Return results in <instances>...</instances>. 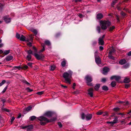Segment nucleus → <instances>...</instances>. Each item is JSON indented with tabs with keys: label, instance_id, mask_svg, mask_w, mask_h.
<instances>
[{
	"label": "nucleus",
	"instance_id": "nucleus-1",
	"mask_svg": "<svg viewBox=\"0 0 131 131\" xmlns=\"http://www.w3.org/2000/svg\"><path fill=\"white\" fill-rule=\"evenodd\" d=\"M45 50H26L28 54L33 55L38 60H42L45 58L44 55L42 53Z\"/></svg>",
	"mask_w": 131,
	"mask_h": 131
},
{
	"label": "nucleus",
	"instance_id": "nucleus-2",
	"mask_svg": "<svg viewBox=\"0 0 131 131\" xmlns=\"http://www.w3.org/2000/svg\"><path fill=\"white\" fill-rule=\"evenodd\" d=\"M40 121V124L41 125H44L47 123L49 122H52L55 121L56 118H54L50 120L48 119L47 118L42 116H40L37 118Z\"/></svg>",
	"mask_w": 131,
	"mask_h": 131
},
{
	"label": "nucleus",
	"instance_id": "nucleus-3",
	"mask_svg": "<svg viewBox=\"0 0 131 131\" xmlns=\"http://www.w3.org/2000/svg\"><path fill=\"white\" fill-rule=\"evenodd\" d=\"M68 72L69 73L67 72H65L63 74L62 77L64 79L65 82L66 83L70 84L72 72L71 70H69Z\"/></svg>",
	"mask_w": 131,
	"mask_h": 131
},
{
	"label": "nucleus",
	"instance_id": "nucleus-4",
	"mask_svg": "<svg viewBox=\"0 0 131 131\" xmlns=\"http://www.w3.org/2000/svg\"><path fill=\"white\" fill-rule=\"evenodd\" d=\"M111 24L110 22L109 21H101L100 22V25L102 30H106L107 27L110 26Z\"/></svg>",
	"mask_w": 131,
	"mask_h": 131
},
{
	"label": "nucleus",
	"instance_id": "nucleus-5",
	"mask_svg": "<svg viewBox=\"0 0 131 131\" xmlns=\"http://www.w3.org/2000/svg\"><path fill=\"white\" fill-rule=\"evenodd\" d=\"M81 118L84 120L86 118V120L87 121H90L92 118V114H91L88 113L85 114L84 113H82L81 115Z\"/></svg>",
	"mask_w": 131,
	"mask_h": 131
},
{
	"label": "nucleus",
	"instance_id": "nucleus-6",
	"mask_svg": "<svg viewBox=\"0 0 131 131\" xmlns=\"http://www.w3.org/2000/svg\"><path fill=\"white\" fill-rule=\"evenodd\" d=\"M10 52V50H0V54H2L0 56V57H3L5 55L8 54Z\"/></svg>",
	"mask_w": 131,
	"mask_h": 131
},
{
	"label": "nucleus",
	"instance_id": "nucleus-7",
	"mask_svg": "<svg viewBox=\"0 0 131 131\" xmlns=\"http://www.w3.org/2000/svg\"><path fill=\"white\" fill-rule=\"evenodd\" d=\"M85 79L86 81V83H90L93 81V78L91 76L89 75H86Z\"/></svg>",
	"mask_w": 131,
	"mask_h": 131
},
{
	"label": "nucleus",
	"instance_id": "nucleus-8",
	"mask_svg": "<svg viewBox=\"0 0 131 131\" xmlns=\"http://www.w3.org/2000/svg\"><path fill=\"white\" fill-rule=\"evenodd\" d=\"M53 113L51 111H47L44 114V115L48 117H51L53 115Z\"/></svg>",
	"mask_w": 131,
	"mask_h": 131
},
{
	"label": "nucleus",
	"instance_id": "nucleus-9",
	"mask_svg": "<svg viewBox=\"0 0 131 131\" xmlns=\"http://www.w3.org/2000/svg\"><path fill=\"white\" fill-rule=\"evenodd\" d=\"M93 89L92 88H89L88 90V94L91 97H93Z\"/></svg>",
	"mask_w": 131,
	"mask_h": 131
},
{
	"label": "nucleus",
	"instance_id": "nucleus-10",
	"mask_svg": "<svg viewBox=\"0 0 131 131\" xmlns=\"http://www.w3.org/2000/svg\"><path fill=\"white\" fill-rule=\"evenodd\" d=\"M96 63L97 64H99L101 63V60L99 56L95 57Z\"/></svg>",
	"mask_w": 131,
	"mask_h": 131
},
{
	"label": "nucleus",
	"instance_id": "nucleus-11",
	"mask_svg": "<svg viewBox=\"0 0 131 131\" xmlns=\"http://www.w3.org/2000/svg\"><path fill=\"white\" fill-rule=\"evenodd\" d=\"M32 108V107L31 106H29L27 108L24 109L23 110L24 113V114L26 113V112H29L30 111Z\"/></svg>",
	"mask_w": 131,
	"mask_h": 131
},
{
	"label": "nucleus",
	"instance_id": "nucleus-12",
	"mask_svg": "<svg viewBox=\"0 0 131 131\" xmlns=\"http://www.w3.org/2000/svg\"><path fill=\"white\" fill-rule=\"evenodd\" d=\"M13 58V56L9 55L6 57L5 60L6 61H8L12 60Z\"/></svg>",
	"mask_w": 131,
	"mask_h": 131
},
{
	"label": "nucleus",
	"instance_id": "nucleus-13",
	"mask_svg": "<svg viewBox=\"0 0 131 131\" xmlns=\"http://www.w3.org/2000/svg\"><path fill=\"white\" fill-rule=\"evenodd\" d=\"M118 121L117 118V117H116L115 118V119L113 120V121L111 122H107V123L111 124H112V125H113L114 124L117 123Z\"/></svg>",
	"mask_w": 131,
	"mask_h": 131
},
{
	"label": "nucleus",
	"instance_id": "nucleus-14",
	"mask_svg": "<svg viewBox=\"0 0 131 131\" xmlns=\"http://www.w3.org/2000/svg\"><path fill=\"white\" fill-rule=\"evenodd\" d=\"M103 73L104 74L105 73H107L109 72L110 71V69L108 68L105 67L103 68Z\"/></svg>",
	"mask_w": 131,
	"mask_h": 131
},
{
	"label": "nucleus",
	"instance_id": "nucleus-15",
	"mask_svg": "<svg viewBox=\"0 0 131 131\" xmlns=\"http://www.w3.org/2000/svg\"><path fill=\"white\" fill-rule=\"evenodd\" d=\"M4 19L6 23H9L10 21V18L7 17L6 16L4 17Z\"/></svg>",
	"mask_w": 131,
	"mask_h": 131
},
{
	"label": "nucleus",
	"instance_id": "nucleus-16",
	"mask_svg": "<svg viewBox=\"0 0 131 131\" xmlns=\"http://www.w3.org/2000/svg\"><path fill=\"white\" fill-rule=\"evenodd\" d=\"M104 41L102 38H99L98 39V43L100 45H103L104 44Z\"/></svg>",
	"mask_w": 131,
	"mask_h": 131
},
{
	"label": "nucleus",
	"instance_id": "nucleus-17",
	"mask_svg": "<svg viewBox=\"0 0 131 131\" xmlns=\"http://www.w3.org/2000/svg\"><path fill=\"white\" fill-rule=\"evenodd\" d=\"M27 126L28 127L27 129V131H30L33 129V126L32 124L28 125Z\"/></svg>",
	"mask_w": 131,
	"mask_h": 131
},
{
	"label": "nucleus",
	"instance_id": "nucleus-18",
	"mask_svg": "<svg viewBox=\"0 0 131 131\" xmlns=\"http://www.w3.org/2000/svg\"><path fill=\"white\" fill-rule=\"evenodd\" d=\"M103 17V15L101 13H99L96 15L97 18L98 19H101Z\"/></svg>",
	"mask_w": 131,
	"mask_h": 131
},
{
	"label": "nucleus",
	"instance_id": "nucleus-19",
	"mask_svg": "<svg viewBox=\"0 0 131 131\" xmlns=\"http://www.w3.org/2000/svg\"><path fill=\"white\" fill-rule=\"evenodd\" d=\"M118 103L120 104H122L125 106L129 104V102L128 101H126L125 102L124 101H119L118 102Z\"/></svg>",
	"mask_w": 131,
	"mask_h": 131
},
{
	"label": "nucleus",
	"instance_id": "nucleus-20",
	"mask_svg": "<svg viewBox=\"0 0 131 131\" xmlns=\"http://www.w3.org/2000/svg\"><path fill=\"white\" fill-rule=\"evenodd\" d=\"M32 36V35H30L29 38H26V40L25 41L27 42H28L29 41H32L33 39L31 37Z\"/></svg>",
	"mask_w": 131,
	"mask_h": 131
},
{
	"label": "nucleus",
	"instance_id": "nucleus-21",
	"mask_svg": "<svg viewBox=\"0 0 131 131\" xmlns=\"http://www.w3.org/2000/svg\"><path fill=\"white\" fill-rule=\"evenodd\" d=\"M126 63V60L124 59H122L120 60L119 61V64L121 65L124 64Z\"/></svg>",
	"mask_w": 131,
	"mask_h": 131
},
{
	"label": "nucleus",
	"instance_id": "nucleus-22",
	"mask_svg": "<svg viewBox=\"0 0 131 131\" xmlns=\"http://www.w3.org/2000/svg\"><path fill=\"white\" fill-rule=\"evenodd\" d=\"M130 81L129 78H125L124 80V82L125 83H127Z\"/></svg>",
	"mask_w": 131,
	"mask_h": 131
},
{
	"label": "nucleus",
	"instance_id": "nucleus-23",
	"mask_svg": "<svg viewBox=\"0 0 131 131\" xmlns=\"http://www.w3.org/2000/svg\"><path fill=\"white\" fill-rule=\"evenodd\" d=\"M45 44L47 45L48 46L50 47L51 46V43L48 40H46L45 41ZM50 48H51L50 47Z\"/></svg>",
	"mask_w": 131,
	"mask_h": 131
},
{
	"label": "nucleus",
	"instance_id": "nucleus-24",
	"mask_svg": "<svg viewBox=\"0 0 131 131\" xmlns=\"http://www.w3.org/2000/svg\"><path fill=\"white\" fill-rule=\"evenodd\" d=\"M31 31L33 32L35 36H36V35H37L38 32L37 30L36 29H31Z\"/></svg>",
	"mask_w": 131,
	"mask_h": 131
},
{
	"label": "nucleus",
	"instance_id": "nucleus-25",
	"mask_svg": "<svg viewBox=\"0 0 131 131\" xmlns=\"http://www.w3.org/2000/svg\"><path fill=\"white\" fill-rule=\"evenodd\" d=\"M100 87V84H96L94 87V89L96 91H97Z\"/></svg>",
	"mask_w": 131,
	"mask_h": 131
},
{
	"label": "nucleus",
	"instance_id": "nucleus-26",
	"mask_svg": "<svg viewBox=\"0 0 131 131\" xmlns=\"http://www.w3.org/2000/svg\"><path fill=\"white\" fill-rule=\"evenodd\" d=\"M102 89L103 90L105 91H107L108 90V87L106 85H103L102 87Z\"/></svg>",
	"mask_w": 131,
	"mask_h": 131
},
{
	"label": "nucleus",
	"instance_id": "nucleus-27",
	"mask_svg": "<svg viewBox=\"0 0 131 131\" xmlns=\"http://www.w3.org/2000/svg\"><path fill=\"white\" fill-rule=\"evenodd\" d=\"M120 110V108L118 107H115L113 109V110L115 112V114L116 112H117L118 111H119Z\"/></svg>",
	"mask_w": 131,
	"mask_h": 131
},
{
	"label": "nucleus",
	"instance_id": "nucleus-28",
	"mask_svg": "<svg viewBox=\"0 0 131 131\" xmlns=\"http://www.w3.org/2000/svg\"><path fill=\"white\" fill-rule=\"evenodd\" d=\"M26 37L24 36L23 35H21L20 40L21 41H24L26 40Z\"/></svg>",
	"mask_w": 131,
	"mask_h": 131
},
{
	"label": "nucleus",
	"instance_id": "nucleus-29",
	"mask_svg": "<svg viewBox=\"0 0 131 131\" xmlns=\"http://www.w3.org/2000/svg\"><path fill=\"white\" fill-rule=\"evenodd\" d=\"M21 69L26 70L28 69V67L27 65L24 64L21 66Z\"/></svg>",
	"mask_w": 131,
	"mask_h": 131
},
{
	"label": "nucleus",
	"instance_id": "nucleus-30",
	"mask_svg": "<svg viewBox=\"0 0 131 131\" xmlns=\"http://www.w3.org/2000/svg\"><path fill=\"white\" fill-rule=\"evenodd\" d=\"M66 63V61L65 60L62 61L61 63V66L62 67H64L65 66Z\"/></svg>",
	"mask_w": 131,
	"mask_h": 131
},
{
	"label": "nucleus",
	"instance_id": "nucleus-31",
	"mask_svg": "<svg viewBox=\"0 0 131 131\" xmlns=\"http://www.w3.org/2000/svg\"><path fill=\"white\" fill-rule=\"evenodd\" d=\"M50 70L52 71L54 70L56 67V66L54 65H52L50 66Z\"/></svg>",
	"mask_w": 131,
	"mask_h": 131
},
{
	"label": "nucleus",
	"instance_id": "nucleus-32",
	"mask_svg": "<svg viewBox=\"0 0 131 131\" xmlns=\"http://www.w3.org/2000/svg\"><path fill=\"white\" fill-rule=\"evenodd\" d=\"M13 69L15 70H16L18 69L19 70H20L21 69V67L20 66H15L13 68Z\"/></svg>",
	"mask_w": 131,
	"mask_h": 131
},
{
	"label": "nucleus",
	"instance_id": "nucleus-33",
	"mask_svg": "<svg viewBox=\"0 0 131 131\" xmlns=\"http://www.w3.org/2000/svg\"><path fill=\"white\" fill-rule=\"evenodd\" d=\"M111 85L112 87H114L116 85V83L115 81H112L111 83Z\"/></svg>",
	"mask_w": 131,
	"mask_h": 131
},
{
	"label": "nucleus",
	"instance_id": "nucleus-34",
	"mask_svg": "<svg viewBox=\"0 0 131 131\" xmlns=\"http://www.w3.org/2000/svg\"><path fill=\"white\" fill-rule=\"evenodd\" d=\"M31 56L30 54H28L27 56V60L29 61L31 60Z\"/></svg>",
	"mask_w": 131,
	"mask_h": 131
},
{
	"label": "nucleus",
	"instance_id": "nucleus-35",
	"mask_svg": "<svg viewBox=\"0 0 131 131\" xmlns=\"http://www.w3.org/2000/svg\"><path fill=\"white\" fill-rule=\"evenodd\" d=\"M120 79L121 77L120 76L116 75L115 79L116 81L118 82L119 80Z\"/></svg>",
	"mask_w": 131,
	"mask_h": 131
},
{
	"label": "nucleus",
	"instance_id": "nucleus-36",
	"mask_svg": "<svg viewBox=\"0 0 131 131\" xmlns=\"http://www.w3.org/2000/svg\"><path fill=\"white\" fill-rule=\"evenodd\" d=\"M36 117L34 116H32L30 117L29 118L30 119V120L33 121L36 118Z\"/></svg>",
	"mask_w": 131,
	"mask_h": 131
},
{
	"label": "nucleus",
	"instance_id": "nucleus-37",
	"mask_svg": "<svg viewBox=\"0 0 131 131\" xmlns=\"http://www.w3.org/2000/svg\"><path fill=\"white\" fill-rule=\"evenodd\" d=\"M124 68L126 69L129 67V63H127L124 66Z\"/></svg>",
	"mask_w": 131,
	"mask_h": 131
},
{
	"label": "nucleus",
	"instance_id": "nucleus-38",
	"mask_svg": "<svg viewBox=\"0 0 131 131\" xmlns=\"http://www.w3.org/2000/svg\"><path fill=\"white\" fill-rule=\"evenodd\" d=\"M108 57L110 59H112L113 60H115V58L112 55H111L109 54H108Z\"/></svg>",
	"mask_w": 131,
	"mask_h": 131
},
{
	"label": "nucleus",
	"instance_id": "nucleus-39",
	"mask_svg": "<svg viewBox=\"0 0 131 131\" xmlns=\"http://www.w3.org/2000/svg\"><path fill=\"white\" fill-rule=\"evenodd\" d=\"M2 110L3 111H6L8 112H9L10 111L9 110H8L6 108H2Z\"/></svg>",
	"mask_w": 131,
	"mask_h": 131
},
{
	"label": "nucleus",
	"instance_id": "nucleus-40",
	"mask_svg": "<svg viewBox=\"0 0 131 131\" xmlns=\"http://www.w3.org/2000/svg\"><path fill=\"white\" fill-rule=\"evenodd\" d=\"M115 50H111L109 54L111 55L112 53H114L116 51Z\"/></svg>",
	"mask_w": 131,
	"mask_h": 131
},
{
	"label": "nucleus",
	"instance_id": "nucleus-41",
	"mask_svg": "<svg viewBox=\"0 0 131 131\" xmlns=\"http://www.w3.org/2000/svg\"><path fill=\"white\" fill-rule=\"evenodd\" d=\"M96 29L98 31V33H100L101 32V29L100 26H97Z\"/></svg>",
	"mask_w": 131,
	"mask_h": 131
},
{
	"label": "nucleus",
	"instance_id": "nucleus-42",
	"mask_svg": "<svg viewBox=\"0 0 131 131\" xmlns=\"http://www.w3.org/2000/svg\"><path fill=\"white\" fill-rule=\"evenodd\" d=\"M115 28V27L114 26H113L112 27H110L109 28V31H112Z\"/></svg>",
	"mask_w": 131,
	"mask_h": 131
},
{
	"label": "nucleus",
	"instance_id": "nucleus-43",
	"mask_svg": "<svg viewBox=\"0 0 131 131\" xmlns=\"http://www.w3.org/2000/svg\"><path fill=\"white\" fill-rule=\"evenodd\" d=\"M6 80H3L1 83H0V86H1L4 84L6 82Z\"/></svg>",
	"mask_w": 131,
	"mask_h": 131
},
{
	"label": "nucleus",
	"instance_id": "nucleus-44",
	"mask_svg": "<svg viewBox=\"0 0 131 131\" xmlns=\"http://www.w3.org/2000/svg\"><path fill=\"white\" fill-rule=\"evenodd\" d=\"M8 87V85H7L6 86L5 88L3 90V91L2 92V93H5L7 89V87Z\"/></svg>",
	"mask_w": 131,
	"mask_h": 131
},
{
	"label": "nucleus",
	"instance_id": "nucleus-45",
	"mask_svg": "<svg viewBox=\"0 0 131 131\" xmlns=\"http://www.w3.org/2000/svg\"><path fill=\"white\" fill-rule=\"evenodd\" d=\"M44 93V91H42L41 92H39L37 93V94L39 95H41Z\"/></svg>",
	"mask_w": 131,
	"mask_h": 131
},
{
	"label": "nucleus",
	"instance_id": "nucleus-46",
	"mask_svg": "<svg viewBox=\"0 0 131 131\" xmlns=\"http://www.w3.org/2000/svg\"><path fill=\"white\" fill-rule=\"evenodd\" d=\"M103 112L101 110L99 111L96 113V114L97 115H101Z\"/></svg>",
	"mask_w": 131,
	"mask_h": 131
},
{
	"label": "nucleus",
	"instance_id": "nucleus-47",
	"mask_svg": "<svg viewBox=\"0 0 131 131\" xmlns=\"http://www.w3.org/2000/svg\"><path fill=\"white\" fill-rule=\"evenodd\" d=\"M26 90H28V92H31L32 91H33V89H30V88H29V87H28V88H26Z\"/></svg>",
	"mask_w": 131,
	"mask_h": 131
},
{
	"label": "nucleus",
	"instance_id": "nucleus-48",
	"mask_svg": "<svg viewBox=\"0 0 131 131\" xmlns=\"http://www.w3.org/2000/svg\"><path fill=\"white\" fill-rule=\"evenodd\" d=\"M33 64V63L31 62H29L27 64V65L29 66V67H30L31 68H32V64Z\"/></svg>",
	"mask_w": 131,
	"mask_h": 131
},
{
	"label": "nucleus",
	"instance_id": "nucleus-49",
	"mask_svg": "<svg viewBox=\"0 0 131 131\" xmlns=\"http://www.w3.org/2000/svg\"><path fill=\"white\" fill-rule=\"evenodd\" d=\"M116 114L118 115H121L122 116L124 115L125 114L123 113H118V112H116Z\"/></svg>",
	"mask_w": 131,
	"mask_h": 131
},
{
	"label": "nucleus",
	"instance_id": "nucleus-50",
	"mask_svg": "<svg viewBox=\"0 0 131 131\" xmlns=\"http://www.w3.org/2000/svg\"><path fill=\"white\" fill-rule=\"evenodd\" d=\"M106 81V78H103L102 79L101 81V82L105 83V82Z\"/></svg>",
	"mask_w": 131,
	"mask_h": 131
},
{
	"label": "nucleus",
	"instance_id": "nucleus-51",
	"mask_svg": "<svg viewBox=\"0 0 131 131\" xmlns=\"http://www.w3.org/2000/svg\"><path fill=\"white\" fill-rule=\"evenodd\" d=\"M16 37L17 39H20V35L18 33H17L16 34Z\"/></svg>",
	"mask_w": 131,
	"mask_h": 131
},
{
	"label": "nucleus",
	"instance_id": "nucleus-52",
	"mask_svg": "<svg viewBox=\"0 0 131 131\" xmlns=\"http://www.w3.org/2000/svg\"><path fill=\"white\" fill-rule=\"evenodd\" d=\"M15 118L14 117H12L11 119V121L10 122L11 123V124H12V123L13 122V121L15 119Z\"/></svg>",
	"mask_w": 131,
	"mask_h": 131
},
{
	"label": "nucleus",
	"instance_id": "nucleus-53",
	"mask_svg": "<svg viewBox=\"0 0 131 131\" xmlns=\"http://www.w3.org/2000/svg\"><path fill=\"white\" fill-rule=\"evenodd\" d=\"M58 125L60 128H61L62 126L61 123L60 122H58Z\"/></svg>",
	"mask_w": 131,
	"mask_h": 131
},
{
	"label": "nucleus",
	"instance_id": "nucleus-54",
	"mask_svg": "<svg viewBox=\"0 0 131 131\" xmlns=\"http://www.w3.org/2000/svg\"><path fill=\"white\" fill-rule=\"evenodd\" d=\"M96 43H97L96 41H94L92 42V45L93 46H94L95 45H96Z\"/></svg>",
	"mask_w": 131,
	"mask_h": 131
},
{
	"label": "nucleus",
	"instance_id": "nucleus-55",
	"mask_svg": "<svg viewBox=\"0 0 131 131\" xmlns=\"http://www.w3.org/2000/svg\"><path fill=\"white\" fill-rule=\"evenodd\" d=\"M87 84V85L89 86H93V84L92 83H86Z\"/></svg>",
	"mask_w": 131,
	"mask_h": 131
},
{
	"label": "nucleus",
	"instance_id": "nucleus-56",
	"mask_svg": "<svg viewBox=\"0 0 131 131\" xmlns=\"http://www.w3.org/2000/svg\"><path fill=\"white\" fill-rule=\"evenodd\" d=\"M121 14L123 16H125L126 15V14L123 11L121 12Z\"/></svg>",
	"mask_w": 131,
	"mask_h": 131
},
{
	"label": "nucleus",
	"instance_id": "nucleus-57",
	"mask_svg": "<svg viewBox=\"0 0 131 131\" xmlns=\"http://www.w3.org/2000/svg\"><path fill=\"white\" fill-rule=\"evenodd\" d=\"M125 88H127L129 87L130 85L128 84H125Z\"/></svg>",
	"mask_w": 131,
	"mask_h": 131
},
{
	"label": "nucleus",
	"instance_id": "nucleus-58",
	"mask_svg": "<svg viewBox=\"0 0 131 131\" xmlns=\"http://www.w3.org/2000/svg\"><path fill=\"white\" fill-rule=\"evenodd\" d=\"M27 45L29 47H30L32 46V43L30 42H29L28 43H27Z\"/></svg>",
	"mask_w": 131,
	"mask_h": 131
},
{
	"label": "nucleus",
	"instance_id": "nucleus-59",
	"mask_svg": "<svg viewBox=\"0 0 131 131\" xmlns=\"http://www.w3.org/2000/svg\"><path fill=\"white\" fill-rule=\"evenodd\" d=\"M116 3V2L115 1H114L112 3V4H111L112 6L113 7L114 5Z\"/></svg>",
	"mask_w": 131,
	"mask_h": 131
},
{
	"label": "nucleus",
	"instance_id": "nucleus-60",
	"mask_svg": "<svg viewBox=\"0 0 131 131\" xmlns=\"http://www.w3.org/2000/svg\"><path fill=\"white\" fill-rule=\"evenodd\" d=\"M115 77H116V75H114V76H112L111 77L110 79L111 80H113L114 79H115Z\"/></svg>",
	"mask_w": 131,
	"mask_h": 131
},
{
	"label": "nucleus",
	"instance_id": "nucleus-61",
	"mask_svg": "<svg viewBox=\"0 0 131 131\" xmlns=\"http://www.w3.org/2000/svg\"><path fill=\"white\" fill-rule=\"evenodd\" d=\"M1 100L2 102L3 103V104L6 101V100L5 99H2Z\"/></svg>",
	"mask_w": 131,
	"mask_h": 131
},
{
	"label": "nucleus",
	"instance_id": "nucleus-62",
	"mask_svg": "<svg viewBox=\"0 0 131 131\" xmlns=\"http://www.w3.org/2000/svg\"><path fill=\"white\" fill-rule=\"evenodd\" d=\"M78 15L79 16L80 18H81L83 16V15L82 14H78Z\"/></svg>",
	"mask_w": 131,
	"mask_h": 131
},
{
	"label": "nucleus",
	"instance_id": "nucleus-63",
	"mask_svg": "<svg viewBox=\"0 0 131 131\" xmlns=\"http://www.w3.org/2000/svg\"><path fill=\"white\" fill-rule=\"evenodd\" d=\"M22 82L24 83H26L27 82V81L25 80L24 79V80H22Z\"/></svg>",
	"mask_w": 131,
	"mask_h": 131
},
{
	"label": "nucleus",
	"instance_id": "nucleus-64",
	"mask_svg": "<svg viewBox=\"0 0 131 131\" xmlns=\"http://www.w3.org/2000/svg\"><path fill=\"white\" fill-rule=\"evenodd\" d=\"M127 54L129 56H131V51H130L128 52L127 53Z\"/></svg>",
	"mask_w": 131,
	"mask_h": 131
}]
</instances>
